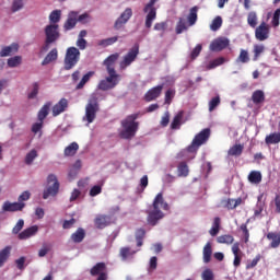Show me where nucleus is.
<instances>
[{"mask_svg": "<svg viewBox=\"0 0 280 280\" xmlns=\"http://www.w3.org/2000/svg\"><path fill=\"white\" fill-rule=\"evenodd\" d=\"M47 183L49 186L47 189L43 192L44 200H47L49 196H58V191H60V183L58 182V177L54 174H49L47 177Z\"/></svg>", "mask_w": 280, "mask_h": 280, "instance_id": "8", "label": "nucleus"}, {"mask_svg": "<svg viewBox=\"0 0 280 280\" xmlns=\"http://www.w3.org/2000/svg\"><path fill=\"white\" fill-rule=\"evenodd\" d=\"M22 209H25V202L4 201L3 205H2V211H7V212H10V213L21 211Z\"/></svg>", "mask_w": 280, "mask_h": 280, "instance_id": "15", "label": "nucleus"}, {"mask_svg": "<svg viewBox=\"0 0 280 280\" xmlns=\"http://www.w3.org/2000/svg\"><path fill=\"white\" fill-rule=\"evenodd\" d=\"M187 21H188L190 26L196 25V22L198 21V7H192L189 10Z\"/></svg>", "mask_w": 280, "mask_h": 280, "instance_id": "33", "label": "nucleus"}, {"mask_svg": "<svg viewBox=\"0 0 280 280\" xmlns=\"http://www.w3.org/2000/svg\"><path fill=\"white\" fill-rule=\"evenodd\" d=\"M178 176H189V166L187 165V162H180L177 166Z\"/></svg>", "mask_w": 280, "mask_h": 280, "instance_id": "40", "label": "nucleus"}, {"mask_svg": "<svg viewBox=\"0 0 280 280\" xmlns=\"http://www.w3.org/2000/svg\"><path fill=\"white\" fill-rule=\"evenodd\" d=\"M112 223H113V218L110 215L98 214L94 219V224L96 229H106V226H109V224Z\"/></svg>", "mask_w": 280, "mask_h": 280, "instance_id": "16", "label": "nucleus"}, {"mask_svg": "<svg viewBox=\"0 0 280 280\" xmlns=\"http://www.w3.org/2000/svg\"><path fill=\"white\" fill-rule=\"evenodd\" d=\"M222 205H224L225 209L233 210L235 209V202L234 199H226L222 201Z\"/></svg>", "mask_w": 280, "mask_h": 280, "instance_id": "62", "label": "nucleus"}, {"mask_svg": "<svg viewBox=\"0 0 280 280\" xmlns=\"http://www.w3.org/2000/svg\"><path fill=\"white\" fill-rule=\"evenodd\" d=\"M267 240H269L270 248H279L280 247V232H269L267 234Z\"/></svg>", "mask_w": 280, "mask_h": 280, "instance_id": "25", "label": "nucleus"}, {"mask_svg": "<svg viewBox=\"0 0 280 280\" xmlns=\"http://www.w3.org/2000/svg\"><path fill=\"white\" fill-rule=\"evenodd\" d=\"M120 80L121 77L116 71H109V75L98 82L97 89L98 91H113Z\"/></svg>", "mask_w": 280, "mask_h": 280, "instance_id": "4", "label": "nucleus"}, {"mask_svg": "<svg viewBox=\"0 0 280 280\" xmlns=\"http://www.w3.org/2000/svg\"><path fill=\"white\" fill-rule=\"evenodd\" d=\"M139 113L131 114L127 116L124 120H121V128L122 130L119 131L120 139H132L137 131L139 130Z\"/></svg>", "mask_w": 280, "mask_h": 280, "instance_id": "2", "label": "nucleus"}, {"mask_svg": "<svg viewBox=\"0 0 280 280\" xmlns=\"http://www.w3.org/2000/svg\"><path fill=\"white\" fill-rule=\"evenodd\" d=\"M21 56H15L12 57L10 59H8V67L14 68V67H19V65H21Z\"/></svg>", "mask_w": 280, "mask_h": 280, "instance_id": "52", "label": "nucleus"}, {"mask_svg": "<svg viewBox=\"0 0 280 280\" xmlns=\"http://www.w3.org/2000/svg\"><path fill=\"white\" fill-rule=\"evenodd\" d=\"M242 152H244L243 144H234L228 151L229 156H242Z\"/></svg>", "mask_w": 280, "mask_h": 280, "instance_id": "35", "label": "nucleus"}, {"mask_svg": "<svg viewBox=\"0 0 280 280\" xmlns=\"http://www.w3.org/2000/svg\"><path fill=\"white\" fill-rule=\"evenodd\" d=\"M61 16H62V11H60V10L52 11L49 14L50 25H58V23H60Z\"/></svg>", "mask_w": 280, "mask_h": 280, "instance_id": "38", "label": "nucleus"}, {"mask_svg": "<svg viewBox=\"0 0 280 280\" xmlns=\"http://www.w3.org/2000/svg\"><path fill=\"white\" fill-rule=\"evenodd\" d=\"M159 0H149V2L143 8V13L145 15L144 26L147 30H150L152 27V24L154 21H156V5Z\"/></svg>", "mask_w": 280, "mask_h": 280, "instance_id": "5", "label": "nucleus"}, {"mask_svg": "<svg viewBox=\"0 0 280 280\" xmlns=\"http://www.w3.org/2000/svg\"><path fill=\"white\" fill-rule=\"evenodd\" d=\"M38 95V83L33 84V90L28 93V100H34Z\"/></svg>", "mask_w": 280, "mask_h": 280, "instance_id": "64", "label": "nucleus"}, {"mask_svg": "<svg viewBox=\"0 0 280 280\" xmlns=\"http://www.w3.org/2000/svg\"><path fill=\"white\" fill-rule=\"evenodd\" d=\"M218 106H220V96H214L209 102V112L213 113Z\"/></svg>", "mask_w": 280, "mask_h": 280, "instance_id": "49", "label": "nucleus"}, {"mask_svg": "<svg viewBox=\"0 0 280 280\" xmlns=\"http://www.w3.org/2000/svg\"><path fill=\"white\" fill-rule=\"evenodd\" d=\"M100 110V104L97 100H92L85 106V117L88 124H93L95 121V117H97V112Z\"/></svg>", "mask_w": 280, "mask_h": 280, "instance_id": "10", "label": "nucleus"}, {"mask_svg": "<svg viewBox=\"0 0 280 280\" xmlns=\"http://www.w3.org/2000/svg\"><path fill=\"white\" fill-rule=\"evenodd\" d=\"M241 231H243L245 244H248V240H249V237H250V233L248 232V226H246L245 223H243V224L241 225Z\"/></svg>", "mask_w": 280, "mask_h": 280, "instance_id": "59", "label": "nucleus"}, {"mask_svg": "<svg viewBox=\"0 0 280 280\" xmlns=\"http://www.w3.org/2000/svg\"><path fill=\"white\" fill-rule=\"evenodd\" d=\"M160 124L162 128H167V126H170V112L164 113Z\"/></svg>", "mask_w": 280, "mask_h": 280, "instance_id": "58", "label": "nucleus"}, {"mask_svg": "<svg viewBox=\"0 0 280 280\" xmlns=\"http://www.w3.org/2000/svg\"><path fill=\"white\" fill-rule=\"evenodd\" d=\"M217 242L218 244H233V242H235V238L233 237V235L224 234L217 237Z\"/></svg>", "mask_w": 280, "mask_h": 280, "instance_id": "41", "label": "nucleus"}, {"mask_svg": "<svg viewBox=\"0 0 280 280\" xmlns=\"http://www.w3.org/2000/svg\"><path fill=\"white\" fill-rule=\"evenodd\" d=\"M161 209L170 211V205H167L165 199H163V192L158 194L153 200V211H150L147 218L148 224L156 226V224H159V220H163V218H165V213H163Z\"/></svg>", "mask_w": 280, "mask_h": 280, "instance_id": "1", "label": "nucleus"}, {"mask_svg": "<svg viewBox=\"0 0 280 280\" xmlns=\"http://www.w3.org/2000/svg\"><path fill=\"white\" fill-rule=\"evenodd\" d=\"M247 23H248L249 27H253L254 30H255V27H257V12L250 11L248 13Z\"/></svg>", "mask_w": 280, "mask_h": 280, "instance_id": "43", "label": "nucleus"}, {"mask_svg": "<svg viewBox=\"0 0 280 280\" xmlns=\"http://www.w3.org/2000/svg\"><path fill=\"white\" fill-rule=\"evenodd\" d=\"M202 280H213V271L211 269L203 270L201 275Z\"/></svg>", "mask_w": 280, "mask_h": 280, "instance_id": "61", "label": "nucleus"}, {"mask_svg": "<svg viewBox=\"0 0 280 280\" xmlns=\"http://www.w3.org/2000/svg\"><path fill=\"white\" fill-rule=\"evenodd\" d=\"M95 72H88L79 82V84L77 85V89H84V84H86V82H89V80H91V78H93Z\"/></svg>", "mask_w": 280, "mask_h": 280, "instance_id": "47", "label": "nucleus"}, {"mask_svg": "<svg viewBox=\"0 0 280 280\" xmlns=\"http://www.w3.org/2000/svg\"><path fill=\"white\" fill-rule=\"evenodd\" d=\"M23 226H25V221L23 219H20L18 221V223L14 225L12 233L14 235H19V233H21V231H23Z\"/></svg>", "mask_w": 280, "mask_h": 280, "instance_id": "50", "label": "nucleus"}, {"mask_svg": "<svg viewBox=\"0 0 280 280\" xmlns=\"http://www.w3.org/2000/svg\"><path fill=\"white\" fill-rule=\"evenodd\" d=\"M32 197V194L27 190L23 191L20 196H19V201L18 202H25L27 201L30 198Z\"/></svg>", "mask_w": 280, "mask_h": 280, "instance_id": "63", "label": "nucleus"}, {"mask_svg": "<svg viewBox=\"0 0 280 280\" xmlns=\"http://www.w3.org/2000/svg\"><path fill=\"white\" fill-rule=\"evenodd\" d=\"M117 60H119V54L118 52L108 56L104 60V65H105L107 71H115V62H117Z\"/></svg>", "mask_w": 280, "mask_h": 280, "instance_id": "23", "label": "nucleus"}, {"mask_svg": "<svg viewBox=\"0 0 280 280\" xmlns=\"http://www.w3.org/2000/svg\"><path fill=\"white\" fill-rule=\"evenodd\" d=\"M137 56H139V44H135V46L125 55L122 60L119 62L120 69H128V67L137 60Z\"/></svg>", "mask_w": 280, "mask_h": 280, "instance_id": "9", "label": "nucleus"}, {"mask_svg": "<svg viewBox=\"0 0 280 280\" xmlns=\"http://www.w3.org/2000/svg\"><path fill=\"white\" fill-rule=\"evenodd\" d=\"M252 102L256 106L259 104H264L266 102V94L264 93V91L262 90L255 91L252 95Z\"/></svg>", "mask_w": 280, "mask_h": 280, "instance_id": "26", "label": "nucleus"}, {"mask_svg": "<svg viewBox=\"0 0 280 280\" xmlns=\"http://www.w3.org/2000/svg\"><path fill=\"white\" fill-rule=\"evenodd\" d=\"M249 60H250V57H248V51L242 49L241 52H240V56L237 58V61L246 63V62H249Z\"/></svg>", "mask_w": 280, "mask_h": 280, "instance_id": "55", "label": "nucleus"}, {"mask_svg": "<svg viewBox=\"0 0 280 280\" xmlns=\"http://www.w3.org/2000/svg\"><path fill=\"white\" fill-rule=\"evenodd\" d=\"M220 27H222V16L218 15L212 20L210 24V30L211 32H218Z\"/></svg>", "mask_w": 280, "mask_h": 280, "instance_id": "42", "label": "nucleus"}, {"mask_svg": "<svg viewBox=\"0 0 280 280\" xmlns=\"http://www.w3.org/2000/svg\"><path fill=\"white\" fill-rule=\"evenodd\" d=\"M85 237H86V232L82 228H79L74 233L71 234V240L72 242H74V244L82 243Z\"/></svg>", "mask_w": 280, "mask_h": 280, "instance_id": "27", "label": "nucleus"}, {"mask_svg": "<svg viewBox=\"0 0 280 280\" xmlns=\"http://www.w3.org/2000/svg\"><path fill=\"white\" fill-rule=\"evenodd\" d=\"M232 253L234 255V267L240 268L242 264V249H240V242H236L232 246Z\"/></svg>", "mask_w": 280, "mask_h": 280, "instance_id": "21", "label": "nucleus"}, {"mask_svg": "<svg viewBox=\"0 0 280 280\" xmlns=\"http://www.w3.org/2000/svg\"><path fill=\"white\" fill-rule=\"evenodd\" d=\"M264 51H266V46H264V44L254 45V60H257L259 58V56H261V54H264Z\"/></svg>", "mask_w": 280, "mask_h": 280, "instance_id": "45", "label": "nucleus"}, {"mask_svg": "<svg viewBox=\"0 0 280 280\" xmlns=\"http://www.w3.org/2000/svg\"><path fill=\"white\" fill-rule=\"evenodd\" d=\"M58 60V49L57 48H52L44 58V60L42 61V65L45 67L46 65H50V62H54Z\"/></svg>", "mask_w": 280, "mask_h": 280, "instance_id": "29", "label": "nucleus"}, {"mask_svg": "<svg viewBox=\"0 0 280 280\" xmlns=\"http://www.w3.org/2000/svg\"><path fill=\"white\" fill-rule=\"evenodd\" d=\"M187 30V23L185 22V19L179 18L175 32L176 34H183Z\"/></svg>", "mask_w": 280, "mask_h": 280, "instance_id": "44", "label": "nucleus"}, {"mask_svg": "<svg viewBox=\"0 0 280 280\" xmlns=\"http://www.w3.org/2000/svg\"><path fill=\"white\" fill-rule=\"evenodd\" d=\"M38 159V151L36 149L31 150L24 159L25 165H32L34 163V160Z\"/></svg>", "mask_w": 280, "mask_h": 280, "instance_id": "39", "label": "nucleus"}, {"mask_svg": "<svg viewBox=\"0 0 280 280\" xmlns=\"http://www.w3.org/2000/svg\"><path fill=\"white\" fill-rule=\"evenodd\" d=\"M265 143L267 145H275L277 143H280V132H273L266 136Z\"/></svg>", "mask_w": 280, "mask_h": 280, "instance_id": "32", "label": "nucleus"}, {"mask_svg": "<svg viewBox=\"0 0 280 280\" xmlns=\"http://www.w3.org/2000/svg\"><path fill=\"white\" fill-rule=\"evenodd\" d=\"M78 62H80V49L75 47H69L66 51L65 69L69 71L73 69Z\"/></svg>", "mask_w": 280, "mask_h": 280, "instance_id": "7", "label": "nucleus"}, {"mask_svg": "<svg viewBox=\"0 0 280 280\" xmlns=\"http://www.w3.org/2000/svg\"><path fill=\"white\" fill-rule=\"evenodd\" d=\"M105 262H97L90 269L91 277H97L96 280H108V271Z\"/></svg>", "mask_w": 280, "mask_h": 280, "instance_id": "11", "label": "nucleus"}, {"mask_svg": "<svg viewBox=\"0 0 280 280\" xmlns=\"http://www.w3.org/2000/svg\"><path fill=\"white\" fill-rule=\"evenodd\" d=\"M44 34L46 36L42 51H49L50 45H54L57 40L60 39V25L58 24H48L44 28Z\"/></svg>", "mask_w": 280, "mask_h": 280, "instance_id": "3", "label": "nucleus"}, {"mask_svg": "<svg viewBox=\"0 0 280 280\" xmlns=\"http://www.w3.org/2000/svg\"><path fill=\"white\" fill-rule=\"evenodd\" d=\"M222 65H224V57H219L210 61L209 65L207 66V69H215V67H220Z\"/></svg>", "mask_w": 280, "mask_h": 280, "instance_id": "46", "label": "nucleus"}, {"mask_svg": "<svg viewBox=\"0 0 280 280\" xmlns=\"http://www.w3.org/2000/svg\"><path fill=\"white\" fill-rule=\"evenodd\" d=\"M138 250L131 249L130 247H121L119 249V257L121 261H128V259H135Z\"/></svg>", "mask_w": 280, "mask_h": 280, "instance_id": "20", "label": "nucleus"}, {"mask_svg": "<svg viewBox=\"0 0 280 280\" xmlns=\"http://www.w3.org/2000/svg\"><path fill=\"white\" fill-rule=\"evenodd\" d=\"M117 40H119L118 36L108 37L106 39H102L100 42V45H102L103 47H109V45H115V43H117Z\"/></svg>", "mask_w": 280, "mask_h": 280, "instance_id": "48", "label": "nucleus"}, {"mask_svg": "<svg viewBox=\"0 0 280 280\" xmlns=\"http://www.w3.org/2000/svg\"><path fill=\"white\" fill-rule=\"evenodd\" d=\"M162 93H163V85H158L155 88L150 89L145 93L144 100L145 102H154V100H158V97H161Z\"/></svg>", "mask_w": 280, "mask_h": 280, "instance_id": "17", "label": "nucleus"}, {"mask_svg": "<svg viewBox=\"0 0 280 280\" xmlns=\"http://www.w3.org/2000/svg\"><path fill=\"white\" fill-rule=\"evenodd\" d=\"M24 5L23 0H13L11 10L12 12H19V10H23Z\"/></svg>", "mask_w": 280, "mask_h": 280, "instance_id": "54", "label": "nucleus"}, {"mask_svg": "<svg viewBox=\"0 0 280 280\" xmlns=\"http://www.w3.org/2000/svg\"><path fill=\"white\" fill-rule=\"evenodd\" d=\"M183 115L184 112H178L177 115L174 116L172 122H171V130H179L180 126L183 124Z\"/></svg>", "mask_w": 280, "mask_h": 280, "instance_id": "30", "label": "nucleus"}, {"mask_svg": "<svg viewBox=\"0 0 280 280\" xmlns=\"http://www.w3.org/2000/svg\"><path fill=\"white\" fill-rule=\"evenodd\" d=\"M261 172L259 171H252L248 175V180L252 185H259L261 183Z\"/></svg>", "mask_w": 280, "mask_h": 280, "instance_id": "36", "label": "nucleus"}, {"mask_svg": "<svg viewBox=\"0 0 280 280\" xmlns=\"http://www.w3.org/2000/svg\"><path fill=\"white\" fill-rule=\"evenodd\" d=\"M153 30H155V32H165V30H167V22L155 23Z\"/></svg>", "mask_w": 280, "mask_h": 280, "instance_id": "60", "label": "nucleus"}, {"mask_svg": "<svg viewBox=\"0 0 280 280\" xmlns=\"http://www.w3.org/2000/svg\"><path fill=\"white\" fill-rule=\"evenodd\" d=\"M230 42L226 37H219L211 42L210 44V50L211 51H222L223 49H226L229 47Z\"/></svg>", "mask_w": 280, "mask_h": 280, "instance_id": "14", "label": "nucleus"}, {"mask_svg": "<svg viewBox=\"0 0 280 280\" xmlns=\"http://www.w3.org/2000/svg\"><path fill=\"white\" fill-rule=\"evenodd\" d=\"M67 108H69V101L67 98H61L57 104L52 106V117L62 115Z\"/></svg>", "mask_w": 280, "mask_h": 280, "instance_id": "19", "label": "nucleus"}, {"mask_svg": "<svg viewBox=\"0 0 280 280\" xmlns=\"http://www.w3.org/2000/svg\"><path fill=\"white\" fill-rule=\"evenodd\" d=\"M132 19V9L127 8L114 23V30H121Z\"/></svg>", "mask_w": 280, "mask_h": 280, "instance_id": "13", "label": "nucleus"}, {"mask_svg": "<svg viewBox=\"0 0 280 280\" xmlns=\"http://www.w3.org/2000/svg\"><path fill=\"white\" fill-rule=\"evenodd\" d=\"M19 51V44H11L10 46H4L0 51V58H5L16 54Z\"/></svg>", "mask_w": 280, "mask_h": 280, "instance_id": "24", "label": "nucleus"}, {"mask_svg": "<svg viewBox=\"0 0 280 280\" xmlns=\"http://www.w3.org/2000/svg\"><path fill=\"white\" fill-rule=\"evenodd\" d=\"M175 95H176V91L173 89H168L165 92V104H172V100H174Z\"/></svg>", "mask_w": 280, "mask_h": 280, "instance_id": "53", "label": "nucleus"}, {"mask_svg": "<svg viewBox=\"0 0 280 280\" xmlns=\"http://www.w3.org/2000/svg\"><path fill=\"white\" fill-rule=\"evenodd\" d=\"M10 253H12L11 246H7L0 250V268H3V266L5 265V261L10 259Z\"/></svg>", "mask_w": 280, "mask_h": 280, "instance_id": "31", "label": "nucleus"}, {"mask_svg": "<svg viewBox=\"0 0 280 280\" xmlns=\"http://www.w3.org/2000/svg\"><path fill=\"white\" fill-rule=\"evenodd\" d=\"M209 137H211V129L206 128L197 133L191 142V144L187 148L188 152H198V148L203 143L209 141Z\"/></svg>", "mask_w": 280, "mask_h": 280, "instance_id": "6", "label": "nucleus"}, {"mask_svg": "<svg viewBox=\"0 0 280 280\" xmlns=\"http://www.w3.org/2000/svg\"><path fill=\"white\" fill-rule=\"evenodd\" d=\"M49 108H51V103H47L45 104L38 112V120L39 121H45V119L47 118V115H49Z\"/></svg>", "mask_w": 280, "mask_h": 280, "instance_id": "37", "label": "nucleus"}, {"mask_svg": "<svg viewBox=\"0 0 280 280\" xmlns=\"http://www.w3.org/2000/svg\"><path fill=\"white\" fill-rule=\"evenodd\" d=\"M78 11H71L68 14V19L63 24V30L66 32H69L71 30H73V27H75V25H78Z\"/></svg>", "mask_w": 280, "mask_h": 280, "instance_id": "18", "label": "nucleus"}, {"mask_svg": "<svg viewBox=\"0 0 280 280\" xmlns=\"http://www.w3.org/2000/svg\"><path fill=\"white\" fill-rule=\"evenodd\" d=\"M202 255H203V264H209L211 261V255H213V247L211 245V242H208L203 246Z\"/></svg>", "mask_w": 280, "mask_h": 280, "instance_id": "28", "label": "nucleus"}, {"mask_svg": "<svg viewBox=\"0 0 280 280\" xmlns=\"http://www.w3.org/2000/svg\"><path fill=\"white\" fill-rule=\"evenodd\" d=\"M102 194V186L95 185L90 189V196L95 198V196H100Z\"/></svg>", "mask_w": 280, "mask_h": 280, "instance_id": "57", "label": "nucleus"}, {"mask_svg": "<svg viewBox=\"0 0 280 280\" xmlns=\"http://www.w3.org/2000/svg\"><path fill=\"white\" fill-rule=\"evenodd\" d=\"M78 150H80V145L77 142H72L65 149V156H75Z\"/></svg>", "mask_w": 280, "mask_h": 280, "instance_id": "34", "label": "nucleus"}, {"mask_svg": "<svg viewBox=\"0 0 280 280\" xmlns=\"http://www.w3.org/2000/svg\"><path fill=\"white\" fill-rule=\"evenodd\" d=\"M270 37V26L266 22H261L259 26L255 30L256 40H268Z\"/></svg>", "mask_w": 280, "mask_h": 280, "instance_id": "12", "label": "nucleus"}, {"mask_svg": "<svg viewBox=\"0 0 280 280\" xmlns=\"http://www.w3.org/2000/svg\"><path fill=\"white\" fill-rule=\"evenodd\" d=\"M260 260H261V255H257L250 262H247L246 269L250 270L255 268V266H257V264H259Z\"/></svg>", "mask_w": 280, "mask_h": 280, "instance_id": "56", "label": "nucleus"}, {"mask_svg": "<svg viewBox=\"0 0 280 280\" xmlns=\"http://www.w3.org/2000/svg\"><path fill=\"white\" fill-rule=\"evenodd\" d=\"M202 51V44H198L192 51L190 52V59L196 60L199 56L200 52Z\"/></svg>", "mask_w": 280, "mask_h": 280, "instance_id": "51", "label": "nucleus"}, {"mask_svg": "<svg viewBox=\"0 0 280 280\" xmlns=\"http://www.w3.org/2000/svg\"><path fill=\"white\" fill-rule=\"evenodd\" d=\"M36 233H38V225H33L22 231L19 234V240H30V237H34Z\"/></svg>", "mask_w": 280, "mask_h": 280, "instance_id": "22", "label": "nucleus"}]
</instances>
